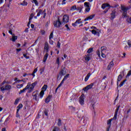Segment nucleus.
Segmentation results:
<instances>
[{
  "instance_id": "1",
  "label": "nucleus",
  "mask_w": 131,
  "mask_h": 131,
  "mask_svg": "<svg viewBox=\"0 0 131 131\" xmlns=\"http://www.w3.org/2000/svg\"><path fill=\"white\" fill-rule=\"evenodd\" d=\"M129 8L128 7H125L123 5L121 6V12L122 13V18H127L126 22L129 24H131V17H129V16L127 15V11L129 10Z\"/></svg>"
},
{
  "instance_id": "2",
  "label": "nucleus",
  "mask_w": 131,
  "mask_h": 131,
  "mask_svg": "<svg viewBox=\"0 0 131 131\" xmlns=\"http://www.w3.org/2000/svg\"><path fill=\"white\" fill-rule=\"evenodd\" d=\"M0 90L1 92H2L3 94H4L5 91H8V92H10V91L12 90V86L10 84H6L2 87H0Z\"/></svg>"
},
{
  "instance_id": "3",
  "label": "nucleus",
  "mask_w": 131,
  "mask_h": 131,
  "mask_svg": "<svg viewBox=\"0 0 131 131\" xmlns=\"http://www.w3.org/2000/svg\"><path fill=\"white\" fill-rule=\"evenodd\" d=\"M29 83H30L29 84L30 90L28 92V93H30L33 91L34 87L35 86V85H36V84H37V82H35L31 84H30V82H29Z\"/></svg>"
},
{
  "instance_id": "4",
  "label": "nucleus",
  "mask_w": 131,
  "mask_h": 131,
  "mask_svg": "<svg viewBox=\"0 0 131 131\" xmlns=\"http://www.w3.org/2000/svg\"><path fill=\"white\" fill-rule=\"evenodd\" d=\"M54 25L55 27L59 28L61 25H62V23L60 21V18H58V19L54 22Z\"/></svg>"
},
{
  "instance_id": "5",
  "label": "nucleus",
  "mask_w": 131,
  "mask_h": 131,
  "mask_svg": "<svg viewBox=\"0 0 131 131\" xmlns=\"http://www.w3.org/2000/svg\"><path fill=\"white\" fill-rule=\"evenodd\" d=\"M69 22V16L67 15H64L62 18V23L66 24Z\"/></svg>"
},
{
  "instance_id": "6",
  "label": "nucleus",
  "mask_w": 131,
  "mask_h": 131,
  "mask_svg": "<svg viewBox=\"0 0 131 131\" xmlns=\"http://www.w3.org/2000/svg\"><path fill=\"white\" fill-rule=\"evenodd\" d=\"M84 6L85 8V12H89L91 10V7H90V3L89 2H85L84 3Z\"/></svg>"
},
{
  "instance_id": "7",
  "label": "nucleus",
  "mask_w": 131,
  "mask_h": 131,
  "mask_svg": "<svg viewBox=\"0 0 131 131\" xmlns=\"http://www.w3.org/2000/svg\"><path fill=\"white\" fill-rule=\"evenodd\" d=\"M93 86H94V83H92L89 85H88L86 87L83 89V90L84 92H88L89 90H91V89H92Z\"/></svg>"
},
{
  "instance_id": "8",
  "label": "nucleus",
  "mask_w": 131,
  "mask_h": 131,
  "mask_svg": "<svg viewBox=\"0 0 131 131\" xmlns=\"http://www.w3.org/2000/svg\"><path fill=\"white\" fill-rule=\"evenodd\" d=\"M79 102L80 105H83L84 104V95L83 94L79 97Z\"/></svg>"
},
{
  "instance_id": "9",
  "label": "nucleus",
  "mask_w": 131,
  "mask_h": 131,
  "mask_svg": "<svg viewBox=\"0 0 131 131\" xmlns=\"http://www.w3.org/2000/svg\"><path fill=\"white\" fill-rule=\"evenodd\" d=\"M38 96V91H34L33 93L32 96L33 99L35 100V101H37V96Z\"/></svg>"
},
{
  "instance_id": "10",
  "label": "nucleus",
  "mask_w": 131,
  "mask_h": 131,
  "mask_svg": "<svg viewBox=\"0 0 131 131\" xmlns=\"http://www.w3.org/2000/svg\"><path fill=\"white\" fill-rule=\"evenodd\" d=\"M116 14V9H114L112 11V13H111V20H113L115 17Z\"/></svg>"
},
{
  "instance_id": "11",
  "label": "nucleus",
  "mask_w": 131,
  "mask_h": 131,
  "mask_svg": "<svg viewBox=\"0 0 131 131\" xmlns=\"http://www.w3.org/2000/svg\"><path fill=\"white\" fill-rule=\"evenodd\" d=\"M29 84H30V83H28V85L23 90H20V92H19V94L21 95V94H22L23 93H25V91L29 89V87L30 86H29Z\"/></svg>"
},
{
  "instance_id": "12",
  "label": "nucleus",
  "mask_w": 131,
  "mask_h": 131,
  "mask_svg": "<svg viewBox=\"0 0 131 131\" xmlns=\"http://www.w3.org/2000/svg\"><path fill=\"white\" fill-rule=\"evenodd\" d=\"M106 8H111V6H110V4L108 3H104L101 6V8L103 9V10H105Z\"/></svg>"
},
{
  "instance_id": "13",
  "label": "nucleus",
  "mask_w": 131,
  "mask_h": 131,
  "mask_svg": "<svg viewBox=\"0 0 131 131\" xmlns=\"http://www.w3.org/2000/svg\"><path fill=\"white\" fill-rule=\"evenodd\" d=\"M66 68L65 67H64L63 68L61 69L60 72H59V74L60 75H65L66 74Z\"/></svg>"
},
{
  "instance_id": "14",
  "label": "nucleus",
  "mask_w": 131,
  "mask_h": 131,
  "mask_svg": "<svg viewBox=\"0 0 131 131\" xmlns=\"http://www.w3.org/2000/svg\"><path fill=\"white\" fill-rule=\"evenodd\" d=\"M107 50V48L105 46H102L101 47V53L103 54H106V50Z\"/></svg>"
},
{
  "instance_id": "15",
  "label": "nucleus",
  "mask_w": 131,
  "mask_h": 131,
  "mask_svg": "<svg viewBox=\"0 0 131 131\" xmlns=\"http://www.w3.org/2000/svg\"><path fill=\"white\" fill-rule=\"evenodd\" d=\"M113 66H114V63H113V61H112L107 66V70H110V69H111Z\"/></svg>"
},
{
  "instance_id": "16",
  "label": "nucleus",
  "mask_w": 131,
  "mask_h": 131,
  "mask_svg": "<svg viewBox=\"0 0 131 131\" xmlns=\"http://www.w3.org/2000/svg\"><path fill=\"white\" fill-rule=\"evenodd\" d=\"M17 39H18V36H15L14 35H13L12 38H10V40H12V41H13V42L16 41Z\"/></svg>"
},
{
  "instance_id": "17",
  "label": "nucleus",
  "mask_w": 131,
  "mask_h": 131,
  "mask_svg": "<svg viewBox=\"0 0 131 131\" xmlns=\"http://www.w3.org/2000/svg\"><path fill=\"white\" fill-rule=\"evenodd\" d=\"M51 98H52V95H49L47 97V98L45 99V103H50Z\"/></svg>"
},
{
  "instance_id": "18",
  "label": "nucleus",
  "mask_w": 131,
  "mask_h": 131,
  "mask_svg": "<svg viewBox=\"0 0 131 131\" xmlns=\"http://www.w3.org/2000/svg\"><path fill=\"white\" fill-rule=\"evenodd\" d=\"M94 17H95V14L91 15L88 17L85 18L84 19V21H88V20H92Z\"/></svg>"
},
{
  "instance_id": "19",
  "label": "nucleus",
  "mask_w": 131,
  "mask_h": 131,
  "mask_svg": "<svg viewBox=\"0 0 131 131\" xmlns=\"http://www.w3.org/2000/svg\"><path fill=\"white\" fill-rule=\"evenodd\" d=\"M44 49L46 50L47 53L49 52V43L48 42H46L45 44Z\"/></svg>"
},
{
  "instance_id": "20",
  "label": "nucleus",
  "mask_w": 131,
  "mask_h": 131,
  "mask_svg": "<svg viewBox=\"0 0 131 131\" xmlns=\"http://www.w3.org/2000/svg\"><path fill=\"white\" fill-rule=\"evenodd\" d=\"M92 34H94V35H97V36H100V33H99V32H97L96 30H93L91 31Z\"/></svg>"
},
{
  "instance_id": "21",
  "label": "nucleus",
  "mask_w": 131,
  "mask_h": 131,
  "mask_svg": "<svg viewBox=\"0 0 131 131\" xmlns=\"http://www.w3.org/2000/svg\"><path fill=\"white\" fill-rule=\"evenodd\" d=\"M121 79H122V75L121 74H120L118 77L117 84L118 85V81H121Z\"/></svg>"
},
{
  "instance_id": "22",
  "label": "nucleus",
  "mask_w": 131,
  "mask_h": 131,
  "mask_svg": "<svg viewBox=\"0 0 131 131\" xmlns=\"http://www.w3.org/2000/svg\"><path fill=\"white\" fill-rule=\"evenodd\" d=\"M23 107V105L22 104H19L17 107V110L16 111H17V113L18 112H19V111H20V110L21 108H22V107Z\"/></svg>"
},
{
  "instance_id": "23",
  "label": "nucleus",
  "mask_w": 131,
  "mask_h": 131,
  "mask_svg": "<svg viewBox=\"0 0 131 131\" xmlns=\"http://www.w3.org/2000/svg\"><path fill=\"white\" fill-rule=\"evenodd\" d=\"M48 57H49V54L46 53V55L44 56L43 61L46 62Z\"/></svg>"
},
{
  "instance_id": "24",
  "label": "nucleus",
  "mask_w": 131,
  "mask_h": 131,
  "mask_svg": "<svg viewBox=\"0 0 131 131\" xmlns=\"http://www.w3.org/2000/svg\"><path fill=\"white\" fill-rule=\"evenodd\" d=\"M44 95H45V91H41L40 92V94H39V96H40V99L42 98V97H43Z\"/></svg>"
},
{
  "instance_id": "25",
  "label": "nucleus",
  "mask_w": 131,
  "mask_h": 131,
  "mask_svg": "<svg viewBox=\"0 0 131 131\" xmlns=\"http://www.w3.org/2000/svg\"><path fill=\"white\" fill-rule=\"evenodd\" d=\"M52 131H60V128H59L58 126H55L53 128Z\"/></svg>"
},
{
  "instance_id": "26",
  "label": "nucleus",
  "mask_w": 131,
  "mask_h": 131,
  "mask_svg": "<svg viewBox=\"0 0 131 131\" xmlns=\"http://www.w3.org/2000/svg\"><path fill=\"white\" fill-rule=\"evenodd\" d=\"M118 113V112H115V115L114 117L113 118V120H116L117 119V114Z\"/></svg>"
},
{
  "instance_id": "27",
  "label": "nucleus",
  "mask_w": 131,
  "mask_h": 131,
  "mask_svg": "<svg viewBox=\"0 0 131 131\" xmlns=\"http://www.w3.org/2000/svg\"><path fill=\"white\" fill-rule=\"evenodd\" d=\"M90 76H91V74L89 73L88 74V75L85 77L84 81H86L87 80H89V78H90Z\"/></svg>"
},
{
  "instance_id": "28",
  "label": "nucleus",
  "mask_w": 131,
  "mask_h": 131,
  "mask_svg": "<svg viewBox=\"0 0 131 131\" xmlns=\"http://www.w3.org/2000/svg\"><path fill=\"white\" fill-rule=\"evenodd\" d=\"M85 61H86L87 62H89V61H90V60H91V56L90 55H87L86 56V57L85 58Z\"/></svg>"
},
{
  "instance_id": "29",
  "label": "nucleus",
  "mask_w": 131,
  "mask_h": 131,
  "mask_svg": "<svg viewBox=\"0 0 131 131\" xmlns=\"http://www.w3.org/2000/svg\"><path fill=\"white\" fill-rule=\"evenodd\" d=\"M49 113V111L48 110H46L45 111H43V116H48V114Z\"/></svg>"
},
{
  "instance_id": "30",
  "label": "nucleus",
  "mask_w": 131,
  "mask_h": 131,
  "mask_svg": "<svg viewBox=\"0 0 131 131\" xmlns=\"http://www.w3.org/2000/svg\"><path fill=\"white\" fill-rule=\"evenodd\" d=\"M57 125L58 126H61L62 125V120H61L60 119L58 120Z\"/></svg>"
},
{
  "instance_id": "31",
  "label": "nucleus",
  "mask_w": 131,
  "mask_h": 131,
  "mask_svg": "<svg viewBox=\"0 0 131 131\" xmlns=\"http://www.w3.org/2000/svg\"><path fill=\"white\" fill-rule=\"evenodd\" d=\"M47 89H48V85L45 84L42 88V91H44V92H46L47 91Z\"/></svg>"
},
{
  "instance_id": "32",
  "label": "nucleus",
  "mask_w": 131,
  "mask_h": 131,
  "mask_svg": "<svg viewBox=\"0 0 131 131\" xmlns=\"http://www.w3.org/2000/svg\"><path fill=\"white\" fill-rule=\"evenodd\" d=\"M83 123H85V124H86L88 122H89V119L86 117H85L84 120H83Z\"/></svg>"
},
{
  "instance_id": "33",
  "label": "nucleus",
  "mask_w": 131,
  "mask_h": 131,
  "mask_svg": "<svg viewBox=\"0 0 131 131\" xmlns=\"http://www.w3.org/2000/svg\"><path fill=\"white\" fill-rule=\"evenodd\" d=\"M125 81H126V79L124 80L122 82H121V83L119 85V88H121V86H122L123 85V84H124V82H125Z\"/></svg>"
},
{
  "instance_id": "34",
  "label": "nucleus",
  "mask_w": 131,
  "mask_h": 131,
  "mask_svg": "<svg viewBox=\"0 0 131 131\" xmlns=\"http://www.w3.org/2000/svg\"><path fill=\"white\" fill-rule=\"evenodd\" d=\"M32 3H34L35 6H38V2H37V0H32Z\"/></svg>"
},
{
  "instance_id": "35",
  "label": "nucleus",
  "mask_w": 131,
  "mask_h": 131,
  "mask_svg": "<svg viewBox=\"0 0 131 131\" xmlns=\"http://www.w3.org/2000/svg\"><path fill=\"white\" fill-rule=\"evenodd\" d=\"M75 22L77 24H81V23H82L81 19L79 18V19H77Z\"/></svg>"
},
{
  "instance_id": "36",
  "label": "nucleus",
  "mask_w": 131,
  "mask_h": 131,
  "mask_svg": "<svg viewBox=\"0 0 131 131\" xmlns=\"http://www.w3.org/2000/svg\"><path fill=\"white\" fill-rule=\"evenodd\" d=\"M42 13V10L41 9L39 10V12L37 14V17H39L40 16V14Z\"/></svg>"
},
{
  "instance_id": "37",
  "label": "nucleus",
  "mask_w": 131,
  "mask_h": 131,
  "mask_svg": "<svg viewBox=\"0 0 131 131\" xmlns=\"http://www.w3.org/2000/svg\"><path fill=\"white\" fill-rule=\"evenodd\" d=\"M21 6H27L28 5V3L25 1H23L22 3L20 4Z\"/></svg>"
},
{
  "instance_id": "38",
  "label": "nucleus",
  "mask_w": 131,
  "mask_h": 131,
  "mask_svg": "<svg viewBox=\"0 0 131 131\" xmlns=\"http://www.w3.org/2000/svg\"><path fill=\"white\" fill-rule=\"evenodd\" d=\"M68 77H69V74H67L63 78V80H67V79H68Z\"/></svg>"
},
{
  "instance_id": "39",
  "label": "nucleus",
  "mask_w": 131,
  "mask_h": 131,
  "mask_svg": "<svg viewBox=\"0 0 131 131\" xmlns=\"http://www.w3.org/2000/svg\"><path fill=\"white\" fill-rule=\"evenodd\" d=\"M77 11H79V12L80 13V12H81V10H82V7H78L77 8H76Z\"/></svg>"
},
{
  "instance_id": "40",
  "label": "nucleus",
  "mask_w": 131,
  "mask_h": 131,
  "mask_svg": "<svg viewBox=\"0 0 131 131\" xmlns=\"http://www.w3.org/2000/svg\"><path fill=\"white\" fill-rule=\"evenodd\" d=\"M56 63H57L58 65H60V57H57Z\"/></svg>"
},
{
  "instance_id": "41",
  "label": "nucleus",
  "mask_w": 131,
  "mask_h": 131,
  "mask_svg": "<svg viewBox=\"0 0 131 131\" xmlns=\"http://www.w3.org/2000/svg\"><path fill=\"white\" fill-rule=\"evenodd\" d=\"M93 48H90V49L88 50L87 53H88V54H90V53H92V52H93Z\"/></svg>"
},
{
  "instance_id": "42",
  "label": "nucleus",
  "mask_w": 131,
  "mask_h": 131,
  "mask_svg": "<svg viewBox=\"0 0 131 131\" xmlns=\"http://www.w3.org/2000/svg\"><path fill=\"white\" fill-rule=\"evenodd\" d=\"M19 101H20L19 98L16 99L14 102V105H17L19 103Z\"/></svg>"
},
{
  "instance_id": "43",
  "label": "nucleus",
  "mask_w": 131,
  "mask_h": 131,
  "mask_svg": "<svg viewBox=\"0 0 131 131\" xmlns=\"http://www.w3.org/2000/svg\"><path fill=\"white\" fill-rule=\"evenodd\" d=\"M127 45H128V48H129V49H130V48H131V41H130V40H128L127 41Z\"/></svg>"
},
{
  "instance_id": "44",
  "label": "nucleus",
  "mask_w": 131,
  "mask_h": 131,
  "mask_svg": "<svg viewBox=\"0 0 131 131\" xmlns=\"http://www.w3.org/2000/svg\"><path fill=\"white\" fill-rule=\"evenodd\" d=\"M17 89H21V88H23V84H18L16 86Z\"/></svg>"
},
{
  "instance_id": "45",
  "label": "nucleus",
  "mask_w": 131,
  "mask_h": 131,
  "mask_svg": "<svg viewBox=\"0 0 131 131\" xmlns=\"http://www.w3.org/2000/svg\"><path fill=\"white\" fill-rule=\"evenodd\" d=\"M23 56L26 59H30V58L29 56H27V54H24Z\"/></svg>"
},
{
  "instance_id": "46",
  "label": "nucleus",
  "mask_w": 131,
  "mask_h": 131,
  "mask_svg": "<svg viewBox=\"0 0 131 131\" xmlns=\"http://www.w3.org/2000/svg\"><path fill=\"white\" fill-rule=\"evenodd\" d=\"M64 26L66 27L67 31H70V28H69L68 25L67 24Z\"/></svg>"
},
{
  "instance_id": "47",
  "label": "nucleus",
  "mask_w": 131,
  "mask_h": 131,
  "mask_svg": "<svg viewBox=\"0 0 131 131\" xmlns=\"http://www.w3.org/2000/svg\"><path fill=\"white\" fill-rule=\"evenodd\" d=\"M76 10V6H73L71 8L72 11H75Z\"/></svg>"
},
{
  "instance_id": "48",
  "label": "nucleus",
  "mask_w": 131,
  "mask_h": 131,
  "mask_svg": "<svg viewBox=\"0 0 131 131\" xmlns=\"http://www.w3.org/2000/svg\"><path fill=\"white\" fill-rule=\"evenodd\" d=\"M130 75H131V70H130V71L128 72V73H127V75H126V77H128L130 76Z\"/></svg>"
},
{
  "instance_id": "49",
  "label": "nucleus",
  "mask_w": 131,
  "mask_h": 131,
  "mask_svg": "<svg viewBox=\"0 0 131 131\" xmlns=\"http://www.w3.org/2000/svg\"><path fill=\"white\" fill-rule=\"evenodd\" d=\"M53 32L51 33L50 36H49V39H52V38H53Z\"/></svg>"
},
{
  "instance_id": "50",
  "label": "nucleus",
  "mask_w": 131,
  "mask_h": 131,
  "mask_svg": "<svg viewBox=\"0 0 131 131\" xmlns=\"http://www.w3.org/2000/svg\"><path fill=\"white\" fill-rule=\"evenodd\" d=\"M57 48L60 49V47H61V43H60L59 41L57 42Z\"/></svg>"
},
{
  "instance_id": "51",
  "label": "nucleus",
  "mask_w": 131,
  "mask_h": 131,
  "mask_svg": "<svg viewBox=\"0 0 131 131\" xmlns=\"http://www.w3.org/2000/svg\"><path fill=\"white\" fill-rule=\"evenodd\" d=\"M49 43H50V45H54V41L51 39H49Z\"/></svg>"
},
{
  "instance_id": "52",
  "label": "nucleus",
  "mask_w": 131,
  "mask_h": 131,
  "mask_svg": "<svg viewBox=\"0 0 131 131\" xmlns=\"http://www.w3.org/2000/svg\"><path fill=\"white\" fill-rule=\"evenodd\" d=\"M110 9V8H108V9H106L103 11V13H104V14H106V13H107V11H109Z\"/></svg>"
},
{
  "instance_id": "53",
  "label": "nucleus",
  "mask_w": 131,
  "mask_h": 131,
  "mask_svg": "<svg viewBox=\"0 0 131 131\" xmlns=\"http://www.w3.org/2000/svg\"><path fill=\"white\" fill-rule=\"evenodd\" d=\"M112 122V119H110L108 120V121H107V124L110 125L111 124V122Z\"/></svg>"
},
{
  "instance_id": "54",
  "label": "nucleus",
  "mask_w": 131,
  "mask_h": 131,
  "mask_svg": "<svg viewBox=\"0 0 131 131\" xmlns=\"http://www.w3.org/2000/svg\"><path fill=\"white\" fill-rule=\"evenodd\" d=\"M101 57H102V58H106V55H105V53H101Z\"/></svg>"
},
{
  "instance_id": "55",
  "label": "nucleus",
  "mask_w": 131,
  "mask_h": 131,
  "mask_svg": "<svg viewBox=\"0 0 131 131\" xmlns=\"http://www.w3.org/2000/svg\"><path fill=\"white\" fill-rule=\"evenodd\" d=\"M97 54L98 55V57H100L101 54H100V51L99 50H97Z\"/></svg>"
},
{
  "instance_id": "56",
  "label": "nucleus",
  "mask_w": 131,
  "mask_h": 131,
  "mask_svg": "<svg viewBox=\"0 0 131 131\" xmlns=\"http://www.w3.org/2000/svg\"><path fill=\"white\" fill-rule=\"evenodd\" d=\"M119 108H120V105L118 106L117 108L116 109L115 112H118V111L119 110Z\"/></svg>"
},
{
  "instance_id": "57",
  "label": "nucleus",
  "mask_w": 131,
  "mask_h": 131,
  "mask_svg": "<svg viewBox=\"0 0 131 131\" xmlns=\"http://www.w3.org/2000/svg\"><path fill=\"white\" fill-rule=\"evenodd\" d=\"M66 0H63L61 5H66Z\"/></svg>"
},
{
  "instance_id": "58",
  "label": "nucleus",
  "mask_w": 131,
  "mask_h": 131,
  "mask_svg": "<svg viewBox=\"0 0 131 131\" xmlns=\"http://www.w3.org/2000/svg\"><path fill=\"white\" fill-rule=\"evenodd\" d=\"M16 52L19 53V52H20V51H22V49L20 48V49H16Z\"/></svg>"
},
{
  "instance_id": "59",
  "label": "nucleus",
  "mask_w": 131,
  "mask_h": 131,
  "mask_svg": "<svg viewBox=\"0 0 131 131\" xmlns=\"http://www.w3.org/2000/svg\"><path fill=\"white\" fill-rule=\"evenodd\" d=\"M9 33H10V34H11V35H14V34H13V32L12 31V30L9 31Z\"/></svg>"
},
{
  "instance_id": "60",
  "label": "nucleus",
  "mask_w": 131,
  "mask_h": 131,
  "mask_svg": "<svg viewBox=\"0 0 131 131\" xmlns=\"http://www.w3.org/2000/svg\"><path fill=\"white\" fill-rule=\"evenodd\" d=\"M72 26H74V27L77 26V24H76V23L75 22L74 23H73V24H72Z\"/></svg>"
},
{
  "instance_id": "61",
  "label": "nucleus",
  "mask_w": 131,
  "mask_h": 131,
  "mask_svg": "<svg viewBox=\"0 0 131 131\" xmlns=\"http://www.w3.org/2000/svg\"><path fill=\"white\" fill-rule=\"evenodd\" d=\"M45 33L46 32L45 31V30L41 31V33L42 35H43V34H45Z\"/></svg>"
},
{
  "instance_id": "62",
  "label": "nucleus",
  "mask_w": 131,
  "mask_h": 131,
  "mask_svg": "<svg viewBox=\"0 0 131 131\" xmlns=\"http://www.w3.org/2000/svg\"><path fill=\"white\" fill-rule=\"evenodd\" d=\"M33 72H34V73H36L37 72V68L35 69Z\"/></svg>"
},
{
  "instance_id": "63",
  "label": "nucleus",
  "mask_w": 131,
  "mask_h": 131,
  "mask_svg": "<svg viewBox=\"0 0 131 131\" xmlns=\"http://www.w3.org/2000/svg\"><path fill=\"white\" fill-rule=\"evenodd\" d=\"M35 51L37 54H38V52H39V50H38V48H36Z\"/></svg>"
},
{
  "instance_id": "64",
  "label": "nucleus",
  "mask_w": 131,
  "mask_h": 131,
  "mask_svg": "<svg viewBox=\"0 0 131 131\" xmlns=\"http://www.w3.org/2000/svg\"><path fill=\"white\" fill-rule=\"evenodd\" d=\"M5 83H7V81H6V80L4 81L2 83V85H4V84H5Z\"/></svg>"
}]
</instances>
